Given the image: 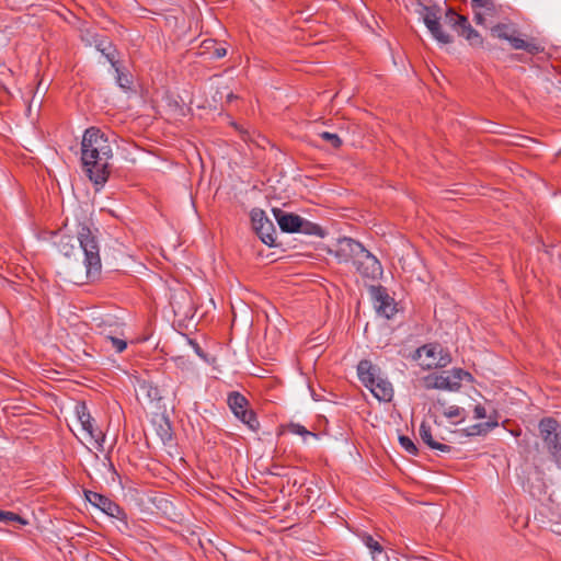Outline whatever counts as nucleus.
Segmentation results:
<instances>
[{
    "instance_id": "f257e3e1",
    "label": "nucleus",
    "mask_w": 561,
    "mask_h": 561,
    "mask_svg": "<svg viewBox=\"0 0 561 561\" xmlns=\"http://www.w3.org/2000/svg\"><path fill=\"white\" fill-rule=\"evenodd\" d=\"M113 149L108 137L99 127L84 130L81 141V162L89 179L103 186L110 176V160Z\"/></svg>"
},
{
    "instance_id": "f03ea898",
    "label": "nucleus",
    "mask_w": 561,
    "mask_h": 561,
    "mask_svg": "<svg viewBox=\"0 0 561 561\" xmlns=\"http://www.w3.org/2000/svg\"><path fill=\"white\" fill-rule=\"evenodd\" d=\"M77 237L61 236L57 242L60 253L70 256L77 250L76 243L84 253V265L87 268V277L95 279L101 273L100 247L96 236L87 222H78L76 227Z\"/></svg>"
},
{
    "instance_id": "7ed1b4c3",
    "label": "nucleus",
    "mask_w": 561,
    "mask_h": 561,
    "mask_svg": "<svg viewBox=\"0 0 561 561\" xmlns=\"http://www.w3.org/2000/svg\"><path fill=\"white\" fill-rule=\"evenodd\" d=\"M420 14L422 15L423 22L433 38L443 45L451 44L454 42V37L443 30L440 20L443 19L445 24L449 25L453 30H456L460 24V20L458 19L465 18V15L457 13L451 7L446 8L443 16V9L438 4L422 5Z\"/></svg>"
},
{
    "instance_id": "20e7f679",
    "label": "nucleus",
    "mask_w": 561,
    "mask_h": 561,
    "mask_svg": "<svg viewBox=\"0 0 561 561\" xmlns=\"http://www.w3.org/2000/svg\"><path fill=\"white\" fill-rule=\"evenodd\" d=\"M491 35L507 41L513 49L525 50L530 55H537L545 50V47L535 38H523L519 31L510 24L499 23L494 25L491 27Z\"/></svg>"
},
{
    "instance_id": "39448f33",
    "label": "nucleus",
    "mask_w": 561,
    "mask_h": 561,
    "mask_svg": "<svg viewBox=\"0 0 561 561\" xmlns=\"http://www.w3.org/2000/svg\"><path fill=\"white\" fill-rule=\"evenodd\" d=\"M539 436L550 457L561 463V432L560 423L553 417H543L538 424Z\"/></svg>"
},
{
    "instance_id": "423d86ee",
    "label": "nucleus",
    "mask_w": 561,
    "mask_h": 561,
    "mask_svg": "<svg viewBox=\"0 0 561 561\" xmlns=\"http://www.w3.org/2000/svg\"><path fill=\"white\" fill-rule=\"evenodd\" d=\"M227 403L234 416L245 424L251 431L260 428V422L255 412L249 409V400L238 391L228 394Z\"/></svg>"
},
{
    "instance_id": "0eeeda50",
    "label": "nucleus",
    "mask_w": 561,
    "mask_h": 561,
    "mask_svg": "<svg viewBox=\"0 0 561 561\" xmlns=\"http://www.w3.org/2000/svg\"><path fill=\"white\" fill-rule=\"evenodd\" d=\"M250 217L252 227L261 241L268 247H274L276 244V229L265 211L260 208H253Z\"/></svg>"
},
{
    "instance_id": "6e6552de",
    "label": "nucleus",
    "mask_w": 561,
    "mask_h": 561,
    "mask_svg": "<svg viewBox=\"0 0 561 561\" xmlns=\"http://www.w3.org/2000/svg\"><path fill=\"white\" fill-rule=\"evenodd\" d=\"M356 271L363 278L376 280L382 275V266L379 260L370 253L365 247L358 253L355 262L353 263Z\"/></svg>"
},
{
    "instance_id": "1a4fd4ad",
    "label": "nucleus",
    "mask_w": 561,
    "mask_h": 561,
    "mask_svg": "<svg viewBox=\"0 0 561 561\" xmlns=\"http://www.w3.org/2000/svg\"><path fill=\"white\" fill-rule=\"evenodd\" d=\"M170 305L173 313L178 317L190 318L194 316L195 304L190 290L185 287H178L171 290Z\"/></svg>"
},
{
    "instance_id": "9d476101",
    "label": "nucleus",
    "mask_w": 561,
    "mask_h": 561,
    "mask_svg": "<svg viewBox=\"0 0 561 561\" xmlns=\"http://www.w3.org/2000/svg\"><path fill=\"white\" fill-rule=\"evenodd\" d=\"M363 247L364 245L360 242L352 238L344 237L337 239L333 248L329 250V253L332 254L339 263L352 262L353 264Z\"/></svg>"
},
{
    "instance_id": "9b49d317",
    "label": "nucleus",
    "mask_w": 561,
    "mask_h": 561,
    "mask_svg": "<svg viewBox=\"0 0 561 561\" xmlns=\"http://www.w3.org/2000/svg\"><path fill=\"white\" fill-rule=\"evenodd\" d=\"M85 499L95 507L100 508L103 513L111 517H115L117 519L125 518V513L122 510V507L106 497L103 494H100L94 491H85L84 492Z\"/></svg>"
},
{
    "instance_id": "f8f14e48",
    "label": "nucleus",
    "mask_w": 561,
    "mask_h": 561,
    "mask_svg": "<svg viewBox=\"0 0 561 561\" xmlns=\"http://www.w3.org/2000/svg\"><path fill=\"white\" fill-rule=\"evenodd\" d=\"M370 291L375 300L377 312L387 319H391L397 312V304L389 296L387 289L382 286H371Z\"/></svg>"
},
{
    "instance_id": "ddd939ff",
    "label": "nucleus",
    "mask_w": 561,
    "mask_h": 561,
    "mask_svg": "<svg viewBox=\"0 0 561 561\" xmlns=\"http://www.w3.org/2000/svg\"><path fill=\"white\" fill-rule=\"evenodd\" d=\"M89 46H94L100 51L116 72H119L118 51L111 39L105 36H94L93 42H89Z\"/></svg>"
},
{
    "instance_id": "4468645a",
    "label": "nucleus",
    "mask_w": 561,
    "mask_h": 561,
    "mask_svg": "<svg viewBox=\"0 0 561 561\" xmlns=\"http://www.w3.org/2000/svg\"><path fill=\"white\" fill-rule=\"evenodd\" d=\"M422 385L425 389H439V390H449L457 391L459 390V385L457 381H451L450 375L446 371L440 374L433 373L422 378Z\"/></svg>"
},
{
    "instance_id": "2eb2a0df",
    "label": "nucleus",
    "mask_w": 561,
    "mask_h": 561,
    "mask_svg": "<svg viewBox=\"0 0 561 561\" xmlns=\"http://www.w3.org/2000/svg\"><path fill=\"white\" fill-rule=\"evenodd\" d=\"M442 351H443L442 347L437 344H426V345L419 347L415 351L413 358L420 359L423 356L427 357L430 359L427 363H425V366L427 368H431L433 366L444 367L450 362V358L448 356L438 358L437 355L439 353H442Z\"/></svg>"
},
{
    "instance_id": "dca6fc26",
    "label": "nucleus",
    "mask_w": 561,
    "mask_h": 561,
    "mask_svg": "<svg viewBox=\"0 0 561 561\" xmlns=\"http://www.w3.org/2000/svg\"><path fill=\"white\" fill-rule=\"evenodd\" d=\"M272 211L283 232H299V225H301V217L299 215L286 213L280 208H273Z\"/></svg>"
},
{
    "instance_id": "f3484780",
    "label": "nucleus",
    "mask_w": 561,
    "mask_h": 561,
    "mask_svg": "<svg viewBox=\"0 0 561 561\" xmlns=\"http://www.w3.org/2000/svg\"><path fill=\"white\" fill-rule=\"evenodd\" d=\"M357 375L363 385L369 387L380 377V368L369 359H362L357 365Z\"/></svg>"
},
{
    "instance_id": "a211bd4d",
    "label": "nucleus",
    "mask_w": 561,
    "mask_h": 561,
    "mask_svg": "<svg viewBox=\"0 0 561 561\" xmlns=\"http://www.w3.org/2000/svg\"><path fill=\"white\" fill-rule=\"evenodd\" d=\"M458 20H460V24L455 30L457 34L465 37L471 46H482L483 38L480 33L471 26L468 18H459Z\"/></svg>"
},
{
    "instance_id": "6ab92c4d",
    "label": "nucleus",
    "mask_w": 561,
    "mask_h": 561,
    "mask_svg": "<svg viewBox=\"0 0 561 561\" xmlns=\"http://www.w3.org/2000/svg\"><path fill=\"white\" fill-rule=\"evenodd\" d=\"M420 437L423 440L424 444H426L431 449L438 450L440 453H450L453 447L443 443H439L437 439L434 438L432 434L431 426L422 422L420 425Z\"/></svg>"
},
{
    "instance_id": "aec40b11",
    "label": "nucleus",
    "mask_w": 561,
    "mask_h": 561,
    "mask_svg": "<svg viewBox=\"0 0 561 561\" xmlns=\"http://www.w3.org/2000/svg\"><path fill=\"white\" fill-rule=\"evenodd\" d=\"M375 398L379 401L389 402L393 397V387L390 381L383 379L381 377L373 383V386L367 387Z\"/></svg>"
},
{
    "instance_id": "412c9836",
    "label": "nucleus",
    "mask_w": 561,
    "mask_h": 561,
    "mask_svg": "<svg viewBox=\"0 0 561 561\" xmlns=\"http://www.w3.org/2000/svg\"><path fill=\"white\" fill-rule=\"evenodd\" d=\"M157 435L165 444L172 439V426L168 417L160 415L153 419Z\"/></svg>"
},
{
    "instance_id": "4be33fe9",
    "label": "nucleus",
    "mask_w": 561,
    "mask_h": 561,
    "mask_svg": "<svg viewBox=\"0 0 561 561\" xmlns=\"http://www.w3.org/2000/svg\"><path fill=\"white\" fill-rule=\"evenodd\" d=\"M81 426H82V430L84 432H87L90 439L96 444L98 448L102 449L103 443L105 440V434L103 433V431L101 428H99L95 425L94 419L92 417L91 420L88 421V423H84Z\"/></svg>"
},
{
    "instance_id": "5701e85b",
    "label": "nucleus",
    "mask_w": 561,
    "mask_h": 561,
    "mask_svg": "<svg viewBox=\"0 0 561 561\" xmlns=\"http://www.w3.org/2000/svg\"><path fill=\"white\" fill-rule=\"evenodd\" d=\"M495 426H497V422L491 421L473 424L467 428L461 430V435L467 437L485 435Z\"/></svg>"
},
{
    "instance_id": "b1692460",
    "label": "nucleus",
    "mask_w": 561,
    "mask_h": 561,
    "mask_svg": "<svg viewBox=\"0 0 561 561\" xmlns=\"http://www.w3.org/2000/svg\"><path fill=\"white\" fill-rule=\"evenodd\" d=\"M307 236L324 237L323 228L314 222H311L301 217V225H299V232Z\"/></svg>"
},
{
    "instance_id": "393cba45",
    "label": "nucleus",
    "mask_w": 561,
    "mask_h": 561,
    "mask_svg": "<svg viewBox=\"0 0 561 561\" xmlns=\"http://www.w3.org/2000/svg\"><path fill=\"white\" fill-rule=\"evenodd\" d=\"M473 10H483V13L490 16L497 15L501 5L494 0H479L472 4Z\"/></svg>"
},
{
    "instance_id": "a878e982",
    "label": "nucleus",
    "mask_w": 561,
    "mask_h": 561,
    "mask_svg": "<svg viewBox=\"0 0 561 561\" xmlns=\"http://www.w3.org/2000/svg\"><path fill=\"white\" fill-rule=\"evenodd\" d=\"M139 391L145 393L150 401H154V400H160L161 399L160 391H159L158 387L151 385L148 381H141L139 383Z\"/></svg>"
},
{
    "instance_id": "bb28decb",
    "label": "nucleus",
    "mask_w": 561,
    "mask_h": 561,
    "mask_svg": "<svg viewBox=\"0 0 561 561\" xmlns=\"http://www.w3.org/2000/svg\"><path fill=\"white\" fill-rule=\"evenodd\" d=\"M0 522L3 524H12V523H19L21 525H27V520L23 518L21 515L9 512V511H2L0 510Z\"/></svg>"
},
{
    "instance_id": "cd10ccee",
    "label": "nucleus",
    "mask_w": 561,
    "mask_h": 561,
    "mask_svg": "<svg viewBox=\"0 0 561 561\" xmlns=\"http://www.w3.org/2000/svg\"><path fill=\"white\" fill-rule=\"evenodd\" d=\"M399 444L409 455L416 456L419 454L416 445L410 437L405 435H400Z\"/></svg>"
},
{
    "instance_id": "c85d7f7f",
    "label": "nucleus",
    "mask_w": 561,
    "mask_h": 561,
    "mask_svg": "<svg viewBox=\"0 0 561 561\" xmlns=\"http://www.w3.org/2000/svg\"><path fill=\"white\" fill-rule=\"evenodd\" d=\"M318 136L322 140H324L328 144H330L335 149L340 148L342 146V144H343V141L340 138V136L337 134H334V133L321 131V133L318 134Z\"/></svg>"
},
{
    "instance_id": "c756f323",
    "label": "nucleus",
    "mask_w": 561,
    "mask_h": 561,
    "mask_svg": "<svg viewBox=\"0 0 561 561\" xmlns=\"http://www.w3.org/2000/svg\"><path fill=\"white\" fill-rule=\"evenodd\" d=\"M75 411L81 425L88 423V421L92 419L88 410V407L84 402H78L76 404Z\"/></svg>"
},
{
    "instance_id": "7c9ffc66",
    "label": "nucleus",
    "mask_w": 561,
    "mask_h": 561,
    "mask_svg": "<svg viewBox=\"0 0 561 561\" xmlns=\"http://www.w3.org/2000/svg\"><path fill=\"white\" fill-rule=\"evenodd\" d=\"M363 541L373 554L376 552L381 553L383 551L382 546L375 540L371 535L365 534L363 536Z\"/></svg>"
},
{
    "instance_id": "2f4dec72",
    "label": "nucleus",
    "mask_w": 561,
    "mask_h": 561,
    "mask_svg": "<svg viewBox=\"0 0 561 561\" xmlns=\"http://www.w3.org/2000/svg\"><path fill=\"white\" fill-rule=\"evenodd\" d=\"M443 414L447 419H454V417H461L460 421L465 420V410L462 408H459L457 405H450L446 408L443 412Z\"/></svg>"
},
{
    "instance_id": "473e14b6",
    "label": "nucleus",
    "mask_w": 561,
    "mask_h": 561,
    "mask_svg": "<svg viewBox=\"0 0 561 561\" xmlns=\"http://www.w3.org/2000/svg\"><path fill=\"white\" fill-rule=\"evenodd\" d=\"M451 377V381H457V385H459V388L461 387V381L463 379H470L471 375L468 371H465L460 368L453 369L451 371L447 373Z\"/></svg>"
},
{
    "instance_id": "72a5a7b5",
    "label": "nucleus",
    "mask_w": 561,
    "mask_h": 561,
    "mask_svg": "<svg viewBox=\"0 0 561 561\" xmlns=\"http://www.w3.org/2000/svg\"><path fill=\"white\" fill-rule=\"evenodd\" d=\"M105 339L112 344V347H114L117 353L124 352L127 347V342L123 339L112 335H106Z\"/></svg>"
},
{
    "instance_id": "f704fd0d",
    "label": "nucleus",
    "mask_w": 561,
    "mask_h": 561,
    "mask_svg": "<svg viewBox=\"0 0 561 561\" xmlns=\"http://www.w3.org/2000/svg\"><path fill=\"white\" fill-rule=\"evenodd\" d=\"M289 431L293 433V434H297V435H300V436H316L313 433H311L310 431H308L305 426L298 424V423H291L289 425Z\"/></svg>"
},
{
    "instance_id": "c9c22d12",
    "label": "nucleus",
    "mask_w": 561,
    "mask_h": 561,
    "mask_svg": "<svg viewBox=\"0 0 561 561\" xmlns=\"http://www.w3.org/2000/svg\"><path fill=\"white\" fill-rule=\"evenodd\" d=\"M211 55H213V57H215L217 59L222 58L227 55V49H226V47L218 45L216 43V47H214Z\"/></svg>"
},
{
    "instance_id": "e433bc0d",
    "label": "nucleus",
    "mask_w": 561,
    "mask_h": 561,
    "mask_svg": "<svg viewBox=\"0 0 561 561\" xmlns=\"http://www.w3.org/2000/svg\"><path fill=\"white\" fill-rule=\"evenodd\" d=\"M116 73H117L116 80H117L118 85L123 89L128 88V84H129L128 78L124 73H122L121 70H119V72H116Z\"/></svg>"
},
{
    "instance_id": "4c0bfd02",
    "label": "nucleus",
    "mask_w": 561,
    "mask_h": 561,
    "mask_svg": "<svg viewBox=\"0 0 561 561\" xmlns=\"http://www.w3.org/2000/svg\"><path fill=\"white\" fill-rule=\"evenodd\" d=\"M473 412H474V419H484V417H486V410L481 404L476 405Z\"/></svg>"
},
{
    "instance_id": "58836bf2",
    "label": "nucleus",
    "mask_w": 561,
    "mask_h": 561,
    "mask_svg": "<svg viewBox=\"0 0 561 561\" xmlns=\"http://www.w3.org/2000/svg\"><path fill=\"white\" fill-rule=\"evenodd\" d=\"M216 43H217V42H216V41H214V39H206V41H204V42H203L202 46H203V48H204L206 51H208L209 54H211V53H213V50H214V47H216Z\"/></svg>"
},
{
    "instance_id": "ea45409f",
    "label": "nucleus",
    "mask_w": 561,
    "mask_h": 561,
    "mask_svg": "<svg viewBox=\"0 0 561 561\" xmlns=\"http://www.w3.org/2000/svg\"><path fill=\"white\" fill-rule=\"evenodd\" d=\"M476 13H474V21L477 24H484V21H485V18H484V13L483 12H480L478 10H474Z\"/></svg>"
},
{
    "instance_id": "a19ab883",
    "label": "nucleus",
    "mask_w": 561,
    "mask_h": 561,
    "mask_svg": "<svg viewBox=\"0 0 561 561\" xmlns=\"http://www.w3.org/2000/svg\"><path fill=\"white\" fill-rule=\"evenodd\" d=\"M190 343L193 345L195 353H196L199 357H202V358H205V357H206V356H205L204 351H203V350H202V347L198 345V343H196V342H194V341H192V340L190 341Z\"/></svg>"
},
{
    "instance_id": "79ce46f5",
    "label": "nucleus",
    "mask_w": 561,
    "mask_h": 561,
    "mask_svg": "<svg viewBox=\"0 0 561 561\" xmlns=\"http://www.w3.org/2000/svg\"><path fill=\"white\" fill-rule=\"evenodd\" d=\"M98 36L96 34H90V32H87L84 35L81 36L82 41L89 45V42H93V37Z\"/></svg>"
},
{
    "instance_id": "37998d69",
    "label": "nucleus",
    "mask_w": 561,
    "mask_h": 561,
    "mask_svg": "<svg viewBox=\"0 0 561 561\" xmlns=\"http://www.w3.org/2000/svg\"><path fill=\"white\" fill-rule=\"evenodd\" d=\"M234 98H236V96H234L232 93L228 94V96H227V99H228V101H229V102H230L231 100H233Z\"/></svg>"
}]
</instances>
